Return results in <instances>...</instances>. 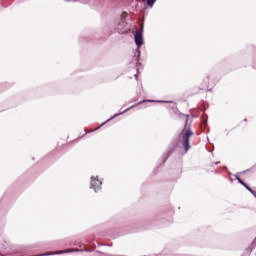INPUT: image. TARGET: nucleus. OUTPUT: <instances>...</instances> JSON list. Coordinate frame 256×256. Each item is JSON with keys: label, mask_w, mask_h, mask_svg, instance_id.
Returning a JSON list of instances; mask_svg holds the SVG:
<instances>
[{"label": "nucleus", "mask_w": 256, "mask_h": 256, "mask_svg": "<svg viewBox=\"0 0 256 256\" xmlns=\"http://www.w3.org/2000/svg\"><path fill=\"white\" fill-rule=\"evenodd\" d=\"M143 103H145V101H140L138 104H135L134 106L130 107V109H133V107H137V105H141Z\"/></svg>", "instance_id": "1a4fd4ad"}, {"label": "nucleus", "mask_w": 256, "mask_h": 256, "mask_svg": "<svg viewBox=\"0 0 256 256\" xmlns=\"http://www.w3.org/2000/svg\"><path fill=\"white\" fill-rule=\"evenodd\" d=\"M191 137H193V131L186 126L179 135V143H181L185 153L191 149V145H189Z\"/></svg>", "instance_id": "f257e3e1"}, {"label": "nucleus", "mask_w": 256, "mask_h": 256, "mask_svg": "<svg viewBox=\"0 0 256 256\" xmlns=\"http://www.w3.org/2000/svg\"><path fill=\"white\" fill-rule=\"evenodd\" d=\"M169 155H171V152L168 153L167 157H169Z\"/></svg>", "instance_id": "9d476101"}, {"label": "nucleus", "mask_w": 256, "mask_h": 256, "mask_svg": "<svg viewBox=\"0 0 256 256\" xmlns=\"http://www.w3.org/2000/svg\"><path fill=\"white\" fill-rule=\"evenodd\" d=\"M155 1L157 0H147L148 7H153V5H155Z\"/></svg>", "instance_id": "39448f33"}, {"label": "nucleus", "mask_w": 256, "mask_h": 256, "mask_svg": "<svg viewBox=\"0 0 256 256\" xmlns=\"http://www.w3.org/2000/svg\"><path fill=\"white\" fill-rule=\"evenodd\" d=\"M101 185L103 183L98 178L92 177L91 178V189H94V191H99L101 189Z\"/></svg>", "instance_id": "7ed1b4c3"}, {"label": "nucleus", "mask_w": 256, "mask_h": 256, "mask_svg": "<svg viewBox=\"0 0 256 256\" xmlns=\"http://www.w3.org/2000/svg\"><path fill=\"white\" fill-rule=\"evenodd\" d=\"M250 193H252L253 195L255 194V192H253V189H251L249 186H244Z\"/></svg>", "instance_id": "6e6552de"}, {"label": "nucleus", "mask_w": 256, "mask_h": 256, "mask_svg": "<svg viewBox=\"0 0 256 256\" xmlns=\"http://www.w3.org/2000/svg\"><path fill=\"white\" fill-rule=\"evenodd\" d=\"M117 31L120 35H127V33H131V29L127 28V21H125V19L120 20Z\"/></svg>", "instance_id": "f03ea898"}, {"label": "nucleus", "mask_w": 256, "mask_h": 256, "mask_svg": "<svg viewBox=\"0 0 256 256\" xmlns=\"http://www.w3.org/2000/svg\"><path fill=\"white\" fill-rule=\"evenodd\" d=\"M134 39L138 47H141V45H143V33L139 32V30L135 32Z\"/></svg>", "instance_id": "20e7f679"}, {"label": "nucleus", "mask_w": 256, "mask_h": 256, "mask_svg": "<svg viewBox=\"0 0 256 256\" xmlns=\"http://www.w3.org/2000/svg\"><path fill=\"white\" fill-rule=\"evenodd\" d=\"M236 179H237V181H239V183L241 185H243V187H247V184H245V182H243V180H241V178H239V176H236Z\"/></svg>", "instance_id": "423d86ee"}, {"label": "nucleus", "mask_w": 256, "mask_h": 256, "mask_svg": "<svg viewBox=\"0 0 256 256\" xmlns=\"http://www.w3.org/2000/svg\"><path fill=\"white\" fill-rule=\"evenodd\" d=\"M205 88L209 89V78L204 79Z\"/></svg>", "instance_id": "0eeeda50"}]
</instances>
